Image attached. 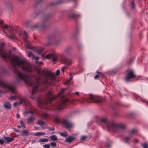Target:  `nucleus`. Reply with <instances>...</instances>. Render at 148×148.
<instances>
[{"instance_id":"40","label":"nucleus","mask_w":148,"mask_h":148,"mask_svg":"<svg viewBox=\"0 0 148 148\" xmlns=\"http://www.w3.org/2000/svg\"><path fill=\"white\" fill-rule=\"evenodd\" d=\"M28 56L29 57H30L31 56H32L33 57V58L34 57V55L33 53H32L31 51H29L28 52Z\"/></svg>"},{"instance_id":"47","label":"nucleus","mask_w":148,"mask_h":148,"mask_svg":"<svg viewBox=\"0 0 148 148\" xmlns=\"http://www.w3.org/2000/svg\"><path fill=\"white\" fill-rule=\"evenodd\" d=\"M50 145L51 146H53V147H56V143L54 142H53L50 143Z\"/></svg>"},{"instance_id":"57","label":"nucleus","mask_w":148,"mask_h":148,"mask_svg":"<svg viewBox=\"0 0 148 148\" xmlns=\"http://www.w3.org/2000/svg\"><path fill=\"white\" fill-rule=\"evenodd\" d=\"M33 58L35 60H39V58L38 56H34Z\"/></svg>"},{"instance_id":"11","label":"nucleus","mask_w":148,"mask_h":148,"mask_svg":"<svg viewBox=\"0 0 148 148\" xmlns=\"http://www.w3.org/2000/svg\"><path fill=\"white\" fill-rule=\"evenodd\" d=\"M0 57L4 60L9 59L10 58L9 55L4 51L3 48L1 47H0Z\"/></svg>"},{"instance_id":"29","label":"nucleus","mask_w":148,"mask_h":148,"mask_svg":"<svg viewBox=\"0 0 148 148\" xmlns=\"http://www.w3.org/2000/svg\"><path fill=\"white\" fill-rule=\"evenodd\" d=\"M77 47L78 50L79 51L83 48V46L82 44L79 42H78L77 43Z\"/></svg>"},{"instance_id":"2","label":"nucleus","mask_w":148,"mask_h":148,"mask_svg":"<svg viewBox=\"0 0 148 148\" xmlns=\"http://www.w3.org/2000/svg\"><path fill=\"white\" fill-rule=\"evenodd\" d=\"M55 14L56 12L53 11L49 12L46 15H44L42 17V23L40 25H39L38 24L32 25L31 21L30 20L26 21L25 23V25L27 27H29L32 30L38 28H41L43 29H47L50 25V24L48 20L53 17Z\"/></svg>"},{"instance_id":"15","label":"nucleus","mask_w":148,"mask_h":148,"mask_svg":"<svg viewBox=\"0 0 148 148\" xmlns=\"http://www.w3.org/2000/svg\"><path fill=\"white\" fill-rule=\"evenodd\" d=\"M46 96L47 97V100L49 102H51L54 99V98L51 97L52 92L51 90H48L47 92H46Z\"/></svg>"},{"instance_id":"27","label":"nucleus","mask_w":148,"mask_h":148,"mask_svg":"<svg viewBox=\"0 0 148 148\" xmlns=\"http://www.w3.org/2000/svg\"><path fill=\"white\" fill-rule=\"evenodd\" d=\"M29 133L28 131L24 130L22 131L21 132V135L22 136H27Z\"/></svg>"},{"instance_id":"31","label":"nucleus","mask_w":148,"mask_h":148,"mask_svg":"<svg viewBox=\"0 0 148 148\" xmlns=\"http://www.w3.org/2000/svg\"><path fill=\"white\" fill-rule=\"evenodd\" d=\"M76 134H73L71 136H69L66 139H76V138L75 137L76 136Z\"/></svg>"},{"instance_id":"21","label":"nucleus","mask_w":148,"mask_h":148,"mask_svg":"<svg viewBox=\"0 0 148 148\" xmlns=\"http://www.w3.org/2000/svg\"><path fill=\"white\" fill-rule=\"evenodd\" d=\"M4 107L6 109L10 110L12 107V106L10 103L8 101H4L3 104Z\"/></svg>"},{"instance_id":"64","label":"nucleus","mask_w":148,"mask_h":148,"mask_svg":"<svg viewBox=\"0 0 148 148\" xmlns=\"http://www.w3.org/2000/svg\"><path fill=\"white\" fill-rule=\"evenodd\" d=\"M3 20H0V24L1 25V26H2L1 25L3 24Z\"/></svg>"},{"instance_id":"12","label":"nucleus","mask_w":148,"mask_h":148,"mask_svg":"<svg viewBox=\"0 0 148 148\" xmlns=\"http://www.w3.org/2000/svg\"><path fill=\"white\" fill-rule=\"evenodd\" d=\"M136 76L132 70H130L125 77V80L127 82L129 81L130 79L134 78Z\"/></svg>"},{"instance_id":"52","label":"nucleus","mask_w":148,"mask_h":148,"mask_svg":"<svg viewBox=\"0 0 148 148\" xmlns=\"http://www.w3.org/2000/svg\"><path fill=\"white\" fill-rule=\"evenodd\" d=\"M143 147L144 148H148V145L147 144H145L143 145Z\"/></svg>"},{"instance_id":"3","label":"nucleus","mask_w":148,"mask_h":148,"mask_svg":"<svg viewBox=\"0 0 148 148\" xmlns=\"http://www.w3.org/2000/svg\"><path fill=\"white\" fill-rule=\"evenodd\" d=\"M100 122L101 123L105 125L109 131H112L114 132L122 133L125 129V125L121 123H116L105 118L100 119Z\"/></svg>"},{"instance_id":"8","label":"nucleus","mask_w":148,"mask_h":148,"mask_svg":"<svg viewBox=\"0 0 148 148\" xmlns=\"http://www.w3.org/2000/svg\"><path fill=\"white\" fill-rule=\"evenodd\" d=\"M67 102V99H64L63 97H61L60 101L57 103L56 105L52 104V107L54 109L60 110L63 109L64 105Z\"/></svg>"},{"instance_id":"42","label":"nucleus","mask_w":148,"mask_h":148,"mask_svg":"<svg viewBox=\"0 0 148 148\" xmlns=\"http://www.w3.org/2000/svg\"><path fill=\"white\" fill-rule=\"evenodd\" d=\"M9 26L8 25H3L1 26V27L2 28H4L5 29H7L8 28V27Z\"/></svg>"},{"instance_id":"22","label":"nucleus","mask_w":148,"mask_h":148,"mask_svg":"<svg viewBox=\"0 0 148 148\" xmlns=\"http://www.w3.org/2000/svg\"><path fill=\"white\" fill-rule=\"evenodd\" d=\"M43 0H36L35 2L33 5V7L34 8H36L41 3Z\"/></svg>"},{"instance_id":"35","label":"nucleus","mask_w":148,"mask_h":148,"mask_svg":"<svg viewBox=\"0 0 148 148\" xmlns=\"http://www.w3.org/2000/svg\"><path fill=\"white\" fill-rule=\"evenodd\" d=\"M45 134V133L42 132H37L34 133V135L35 136H37L39 135H44Z\"/></svg>"},{"instance_id":"4","label":"nucleus","mask_w":148,"mask_h":148,"mask_svg":"<svg viewBox=\"0 0 148 148\" xmlns=\"http://www.w3.org/2000/svg\"><path fill=\"white\" fill-rule=\"evenodd\" d=\"M12 62L16 65L20 66L22 65L21 69L22 70L26 71L28 73L32 72V68L29 65L26 66L25 65L27 64V62L25 60H19L18 56H16L14 57L11 59Z\"/></svg>"},{"instance_id":"45","label":"nucleus","mask_w":148,"mask_h":148,"mask_svg":"<svg viewBox=\"0 0 148 148\" xmlns=\"http://www.w3.org/2000/svg\"><path fill=\"white\" fill-rule=\"evenodd\" d=\"M17 97H16L14 95L12 96L9 98V99L10 100H14L16 99Z\"/></svg>"},{"instance_id":"18","label":"nucleus","mask_w":148,"mask_h":148,"mask_svg":"<svg viewBox=\"0 0 148 148\" xmlns=\"http://www.w3.org/2000/svg\"><path fill=\"white\" fill-rule=\"evenodd\" d=\"M137 132V130H132L129 132L128 135L125 137V139H130Z\"/></svg>"},{"instance_id":"7","label":"nucleus","mask_w":148,"mask_h":148,"mask_svg":"<svg viewBox=\"0 0 148 148\" xmlns=\"http://www.w3.org/2000/svg\"><path fill=\"white\" fill-rule=\"evenodd\" d=\"M14 73L15 75L16 83L19 84L21 81H25L26 75L23 73L19 72L16 67H15Z\"/></svg>"},{"instance_id":"44","label":"nucleus","mask_w":148,"mask_h":148,"mask_svg":"<svg viewBox=\"0 0 148 148\" xmlns=\"http://www.w3.org/2000/svg\"><path fill=\"white\" fill-rule=\"evenodd\" d=\"M48 141V139H40L39 142H47Z\"/></svg>"},{"instance_id":"43","label":"nucleus","mask_w":148,"mask_h":148,"mask_svg":"<svg viewBox=\"0 0 148 148\" xmlns=\"http://www.w3.org/2000/svg\"><path fill=\"white\" fill-rule=\"evenodd\" d=\"M111 146V144L108 142H106V146L108 148L110 147Z\"/></svg>"},{"instance_id":"9","label":"nucleus","mask_w":148,"mask_h":148,"mask_svg":"<svg viewBox=\"0 0 148 148\" xmlns=\"http://www.w3.org/2000/svg\"><path fill=\"white\" fill-rule=\"evenodd\" d=\"M88 99L90 101V102L101 103L104 101L103 99L100 97H97L91 95H89Z\"/></svg>"},{"instance_id":"28","label":"nucleus","mask_w":148,"mask_h":148,"mask_svg":"<svg viewBox=\"0 0 148 148\" xmlns=\"http://www.w3.org/2000/svg\"><path fill=\"white\" fill-rule=\"evenodd\" d=\"M53 54V53H51L49 54H47L45 57V58L46 59H49L51 58Z\"/></svg>"},{"instance_id":"48","label":"nucleus","mask_w":148,"mask_h":148,"mask_svg":"<svg viewBox=\"0 0 148 148\" xmlns=\"http://www.w3.org/2000/svg\"><path fill=\"white\" fill-rule=\"evenodd\" d=\"M43 147L44 148H49L50 146L49 145L47 144L43 145Z\"/></svg>"},{"instance_id":"54","label":"nucleus","mask_w":148,"mask_h":148,"mask_svg":"<svg viewBox=\"0 0 148 148\" xmlns=\"http://www.w3.org/2000/svg\"><path fill=\"white\" fill-rule=\"evenodd\" d=\"M60 73V71L59 70H57L55 74L57 75H59Z\"/></svg>"},{"instance_id":"24","label":"nucleus","mask_w":148,"mask_h":148,"mask_svg":"<svg viewBox=\"0 0 148 148\" xmlns=\"http://www.w3.org/2000/svg\"><path fill=\"white\" fill-rule=\"evenodd\" d=\"M35 119L34 117L30 116L27 119V123H32L35 121Z\"/></svg>"},{"instance_id":"5","label":"nucleus","mask_w":148,"mask_h":148,"mask_svg":"<svg viewBox=\"0 0 148 148\" xmlns=\"http://www.w3.org/2000/svg\"><path fill=\"white\" fill-rule=\"evenodd\" d=\"M61 40V39L60 38H57L55 34H49L47 37V45H54L58 46L60 44Z\"/></svg>"},{"instance_id":"19","label":"nucleus","mask_w":148,"mask_h":148,"mask_svg":"<svg viewBox=\"0 0 148 148\" xmlns=\"http://www.w3.org/2000/svg\"><path fill=\"white\" fill-rule=\"evenodd\" d=\"M118 106V104L117 103H116L115 102L113 103V104H112L111 105V107H112V109L115 112L113 115L114 116L116 117L118 116V115L117 113L116 112L115 110L117 109Z\"/></svg>"},{"instance_id":"53","label":"nucleus","mask_w":148,"mask_h":148,"mask_svg":"<svg viewBox=\"0 0 148 148\" xmlns=\"http://www.w3.org/2000/svg\"><path fill=\"white\" fill-rule=\"evenodd\" d=\"M37 52L39 54H42V51L41 49H39L37 50Z\"/></svg>"},{"instance_id":"23","label":"nucleus","mask_w":148,"mask_h":148,"mask_svg":"<svg viewBox=\"0 0 148 148\" xmlns=\"http://www.w3.org/2000/svg\"><path fill=\"white\" fill-rule=\"evenodd\" d=\"M119 69L116 68L109 72V74L110 75H114L116 73L119 71Z\"/></svg>"},{"instance_id":"39","label":"nucleus","mask_w":148,"mask_h":148,"mask_svg":"<svg viewBox=\"0 0 148 148\" xmlns=\"http://www.w3.org/2000/svg\"><path fill=\"white\" fill-rule=\"evenodd\" d=\"M20 123L21 125V126L23 127L24 128H26V126L24 124V121L23 120H21L20 121Z\"/></svg>"},{"instance_id":"41","label":"nucleus","mask_w":148,"mask_h":148,"mask_svg":"<svg viewBox=\"0 0 148 148\" xmlns=\"http://www.w3.org/2000/svg\"><path fill=\"white\" fill-rule=\"evenodd\" d=\"M91 137H89L87 135H84L82 136L80 139H86L87 138H91Z\"/></svg>"},{"instance_id":"37","label":"nucleus","mask_w":148,"mask_h":148,"mask_svg":"<svg viewBox=\"0 0 148 148\" xmlns=\"http://www.w3.org/2000/svg\"><path fill=\"white\" fill-rule=\"evenodd\" d=\"M131 6L132 8L134 9L135 8V4L133 0H132L131 3Z\"/></svg>"},{"instance_id":"32","label":"nucleus","mask_w":148,"mask_h":148,"mask_svg":"<svg viewBox=\"0 0 148 148\" xmlns=\"http://www.w3.org/2000/svg\"><path fill=\"white\" fill-rule=\"evenodd\" d=\"M60 134L61 136L63 137H66L68 135V134L66 132L63 133L60 132Z\"/></svg>"},{"instance_id":"26","label":"nucleus","mask_w":148,"mask_h":148,"mask_svg":"<svg viewBox=\"0 0 148 148\" xmlns=\"http://www.w3.org/2000/svg\"><path fill=\"white\" fill-rule=\"evenodd\" d=\"M40 13V12H37L36 11H35L32 14V17L34 18H35L37 17L38 15Z\"/></svg>"},{"instance_id":"38","label":"nucleus","mask_w":148,"mask_h":148,"mask_svg":"<svg viewBox=\"0 0 148 148\" xmlns=\"http://www.w3.org/2000/svg\"><path fill=\"white\" fill-rule=\"evenodd\" d=\"M29 113H31L32 115L34 114V112L32 111L31 110L25 112L23 113V114H26Z\"/></svg>"},{"instance_id":"13","label":"nucleus","mask_w":148,"mask_h":148,"mask_svg":"<svg viewBox=\"0 0 148 148\" xmlns=\"http://www.w3.org/2000/svg\"><path fill=\"white\" fill-rule=\"evenodd\" d=\"M73 49L72 46H68L65 47L63 51V54L66 56H69Z\"/></svg>"},{"instance_id":"60","label":"nucleus","mask_w":148,"mask_h":148,"mask_svg":"<svg viewBox=\"0 0 148 148\" xmlns=\"http://www.w3.org/2000/svg\"><path fill=\"white\" fill-rule=\"evenodd\" d=\"M66 66H63L61 69V71L62 72H64V70L66 69Z\"/></svg>"},{"instance_id":"1","label":"nucleus","mask_w":148,"mask_h":148,"mask_svg":"<svg viewBox=\"0 0 148 148\" xmlns=\"http://www.w3.org/2000/svg\"><path fill=\"white\" fill-rule=\"evenodd\" d=\"M47 75L49 78H47L45 77L43 81H42L41 77L38 76L37 78H35V80H30L29 82V85L33 87L31 94L29 97L33 99H35L36 96L35 94L38 91L39 86L40 87H46L48 85H55L57 82L56 79V77L52 72H49Z\"/></svg>"},{"instance_id":"58","label":"nucleus","mask_w":148,"mask_h":148,"mask_svg":"<svg viewBox=\"0 0 148 148\" xmlns=\"http://www.w3.org/2000/svg\"><path fill=\"white\" fill-rule=\"evenodd\" d=\"M9 5L8 6V7L10 9V10H12V6L11 3H9Z\"/></svg>"},{"instance_id":"63","label":"nucleus","mask_w":148,"mask_h":148,"mask_svg":"<svg viewBox=\"0 0 148 148\" xmlns=\"http://www.w3.org/2000/svg\"><path fill=\"white\" fill-rule=\"evenodd\" d=\"M55 120L56 122L57 123H59L60 121V119L57 118L55 119Z\"/></svg>"},{"instance_id":"50","label":"nucleus","mask_w":148,"mask_h":148,"mask_svg":"<svg viewBox=\"0 0 148 148\" xmlns=\"http://www.w3.org/2000/svg\"><path fill=\"white\" fill-rule=\"evenodd\" d=\"M50 138V139H57L56 136L55 135L51 136Z\"/></svg>"},{"instance_id":"55","label":"nucleus","mask_w":148,"mask_h":148,"mask_svg":"<svg viewBox=\"0 0 148 148\" xmlns=\"http://www.w3.org/2000/svg\"><path fill=\"white\" fill-rule=\"evenodd\" d=\"M96 73H97L98 74L101 76V77H103V75L101 72H99L97 71Z\"/></svg>"},{"instance_id":"33","label":"nucleus","mask_w":148,"mask_h":148,"mask_svg":"<svg viewBox=\"0 0 148 148\" xmlns=\"http://www.w3.org/2000/svg\"><path fill=\"white\" fill-rule=\"evenodd\" d=\"M36 124L42 126V125H44L45 123L43 121L39 120H38V122L36 123Z\"/></svg>"},{"instance_id":"25","label":"nucleus","mask_w":148,"mask_h":148,"mask_svg":"<svg viewBox=\"0 0 148 148\" xmlns=\"http://www.w3.org/2000/svg\"><path fill=\"white\" fill-rule=\"evenodd\" d=\"M65 63L68 66L70 65L72 63V60L69 58H66L64 60Z\"/></svg>"},{"instance_id":"49","label":"nucleus","mask_w":148,"mask_h":148,"mask_svg":"<svg viewBox=\"0 0 148 148\" xmlns=\"http://www.w3.org/2000/svg\"><path fill=\"white\" fill-rule=\"evenodd\" d=\"M36 64L40 65L42 64L43 63V62H40L38 61H37L36 62Z\"/></svg>"},{"instance_id":"51","label":"nucleus","mask_w":148,"mask_h":148,"mask_svg":"<svg viewBox=\"0 0 148 148\" xmlns=\"http://www.w3.org/2000/svg\"><path fill=\"white\" fill-rule=\"evenodd\" d=\"M130 139H124L123 141L125 143H128L130 142Z\"/></svg>"},{"instance_id":"46","label":"nucleus","mask_w":148,"mask_h":148,"mask_svg":"<svg viewBox=\"0 0 148 148\" xmlns=\"http://www.w3.org/2000/svg\"><path fill=\"white\" fill-rule=\"evenodd\" d=\"M74 139H65V142L68 143H71V142L73 141Z\"/></svg>"},{"instance_id":"34","label":"nucleus","mask_w":148,"mask_h":148,"mask_svg":"<svg viewBox=\"0 0 148 148\" xmlns=\"http://www.w3.org/2000/svg\"><path fill=\"white\" fill-rule=\"evenodd\" d=\"M51 58H52V60L53 61V64H56V62L57 60V58L56 57L55 55L53 54Z\"/></svg>"},{"instance_id":"62","label":"nucleus","mask_w":148,"mask_h":148,"mask_svg":"<svg viewBox=\"0 0 148 148\" xmlns=\"http://www.w3.org/2000/svg\"><path fill=\"white\" fill-rule=\"evenodd\" d=\"M18 103L17 102H15L13 103V106L14 107H15L17 105Z\"/></svg>"},{"instance_id":"20","label":"nucleus","mask_w":148,"mask_h":148,"mask_svg":"<svg viewBox=\"0 0 148 148\" xmlns=\"http://www.w3.org/2000/svg\"><path fill=\"white\" fill-rule=\"evenodd\" d=\"M14 139H0V144L5 145L14 141Z\"/></svg>"},{"instance_id":"56","label":"nucleus","mask_w":148,"mask_h":148,"mask_svg":"<svg viewBox=\"0 0 148 148\" xmlns=\"http://www.w3.org/2000/svg\"><path fill=\"white\" fill-rule=\"evenodd\" d=\"M101 77V76L99 75V74L96 75L94 77V79H96L97 78H99Z\"/></svg>"},{"instance_id":"61","label":"nucleus","mask_w":148,"mask_h":148,"mask_svg":"<svg viewBox=\"0 0 148 148\" xmlns=\"http://www.w3.org/2000/svg\"><path fill=\"white\" fill-rule=\"evenodd\" d=\"M71 36H72L73 37H75L76 36V33H72L71 34Z\"/></svg>"},{"instance_id":"59","label":"nucleus","mask_w":148,"mask_h":148,"mask_svg":"<svg viewBox=\"0 0 148 148\" xmlns=\"http://www.w3.org/2000/svg\"><path fill=\"white\" fill-rule=\"evenodd\" d=\"M66 89V88H62L61 90L60 93H62Z\"/></svg>"},{"instance_id":"17","label":"nucleus","mask_w":148,"mask_h":148,"mask_svg":"<svg viewBox=\"0 0 148 148\" xmlns=\"http://www.w3.org/2000/svg\"><path fill=\"white\" fill-rule=\"evenodd\" d=\"M65 1L64 0H58L56 2H51L49 5V6L51 7H54L56 5L61 3H64Z\"/></svg>"},{"instance_id":"30","label":"nucleus","mask_w":148,"mask_h":148,"mask_svg":"<svg viewBox=\"0 0 148 148\" xmlns=\"http://www.w3.org/2000/svg\"><path fill=\"white\" fill-rule=\"evenodd\" d=\"M134 60V58H132L129 60H128L126 61V63L130 65L133 62Z\"/></svg>"},{"instance_id":"6","label":"nucleus","mask_w":148,"mask_h":148,"mask_svg":"<svg viewBox=\"0 0 148 148\" xmlns=\"http://www.w3.org/2000/svg\"><path fill=\"white\" fill-rule=\"evenodd\" d=\"M0 87L8 89L12 92V94H16L14 91V86L12 84H10L6 81L0 78Z\"/></svg>"},{"instance_id":"16","label":"nucleus","mask_w":148,"mask_h":148,"mask_svg":"<svg viewBox=\"0 0 148 148\" xmlns=\"http://www.w3.org/2000/svg\"><path fill=\"white\" fill-rule=\"evenodd\" d=\"M68 17L69 18L72 19H75L79 17V15L74 13L73 11L69 12L68 14Z\"/></svg>"},{"instance_id":"14","label":"nucleus","mask_w":148,"mask_h":148,"mask_svg":"<svg viewBox=\"0 0 148 148\" xmlns=\"http://www.w3.org/2000/svg\"><path fill=\"white\" fill-rule=\"evenodd\" d=\"M62 123L66 129L70 128L73 127V125L71 123L70 121L67 119L63 120Z\"/></svg>"},{"instance_id":"10","label":"nucleus","mask_w":148,"mask_h":148,"mask_svg":"<svg viewBox=\"0 0 148 148\" xmlns=\"http://www.w3.org/2000/svg\"><path fill=\"white\" fill-rule=\"evenodd\" d=\"M24 33L25 34V38L24 39V40L25 44V47L27 49L36 50L34 49H35V48L34 47L30 45L29 42L27 40L28 37V35L27 34V32L25 31H24Z\"/></svg>"},{"instance_id":"36","label":"nucleus","mask_w":148,"mask_h":148,"mask_svg":"<svg viewBox=\"0 0 148 148\" xmlns=\"http://www.w3.org/2000/svg\"><path fill=\"white\" fill-rule=\"evenodd\" d=\"M9 38L12 40H14L16 38V37L14 34H12L8 36Z\"/></svg>"}]
</instances>
